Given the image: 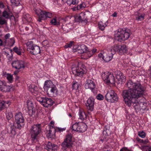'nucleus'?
Masks as SVG:
<instances>
[{
  "label": "nucleus",
  "instance_id": "f03ea898",
  "mask_svg": "<svg viewBox=\"0 0 151 151\" xmlns=\"http://www.w3.org/2000/svg\"><path fill=\"white\" fill-rule=\"evenodd\" d=\"M132 34V32L129 29H120L115 35V39L117 41L121 42L127 39Z\"/></svg>",
  "mask_w": 151,
  "mask_h": 151
},
{
  "label": "nucleus",
  "instance_id": "ea45409f",
  "mask_svg": "<svg viewBox=\"0 0 151 151\" xmlns=\"http://www.w3.org/2000/svg\"><path fill=\"white\" fill-rule=\"evenodd\" d=\"M75 20L76 22H82L81 14L79 15H76L75 17Z\"/></svg>",
  "mask_w": 151,
  "mask_h": 151
},
{
  "label": "nucleus",
  "instance_id": "6e6552de",
  "mask_svg": "<svg viewBox=\"0 0 151 151\" xmlns=\"http://www.w3.org/2000/svg\"><path fill=\"white\" fill-rule=\"evenodd\" d=\"M114 54V52H112L110 49H105L104 50L103 59L106 62H108L111 60Z\"/></svg>",
  "mask_w": 151,
  "mask_h": 151
},
{
  "label": "nucleus",
  "instance_id": "6ab92c4d",
  "mask_svg": "<svg viewBox=\"0 0 151 151\" xmlns=\"http://www.w3.org/2000/svg\"><path fill=\"white\" fill-rule=\"evenodd\" d=\"M30 53L35 55H37L40 52V48L39 47L35 45L34 47L30 51Z\"/></svg>",
  "mask_w": 151,
  "mask_h": 151
},
{
  "label": "nucleus",
  "instance_id": "3c124183",
  "mask_svg": "<svg viewBox=\"0 0 151 151\" xmlns=\"http://www.w3.org/2000/svg\"><path fill=\"white\" fill-rule=\"evenodd\" d=\"M13 117V114L12 113L9 112L6 115V117L8 120H10Z\"/></svg>",
  "mask_w": 151,
  "mask_h": 151
},
{
  "label": "nucleus",
  "instance_id": "680f3d73",
  "mask_svg": "<svg viewBox=\"0 0 151 151\" xmlns=\"http://www.w3.org/2000/svg\"><path fill=\"white\" fill-rule=\"evenodd\" d=\"M120 151H130L129 150L127 149V147H123L121 149Z\"/></svg>",
  "mask_w": 151,
  "mask_h": 151
},
{
  "label": "nucleus",
  "instance_id": "c756f323",
  "mask_svg": "<svg viewBox=\"0 0 151 151\" xmlns=\"http://www.w3.org/2000/svg\"><path fill=\"white\" fill-rule=\"evenodd\" d=\"M107 26L106 23H104L102 21H100L98 24L99 28L102 31L104 30L105 28Z\"/></svg>",
  "mask_w": 151,
  "mask_h": 151
},
{
  "label": "nucleus",
  "instance_id": "e433bc0d",
  "mask_svg": "<svg viewBox=\"0 0 151 151\" xmlns=\"http://www.w3.org/2000/svg\"><path fill=\"white\" fill-rule=\"evenodd\" d=\"M51 24L55 25L58 26L60 24V23L59 22H57L56 18H53L52 19L50 22Z\"/></svg>",
  "mask_w": 151,
  "mask_h": 151
},
{
  "label": "nucleus",
  "instance_id": "0eeeda50",
  "mask_svg": "<svg viewBox=\"0 0 151 151\" xmlns=\"http://www.w3.org/2000/svg\"><path fill=\"white\" fill-rule=\"evenodd\" d=\"M72 135L71 133L68 134L66 136L64 141L62 143V149L65 150L68 148H70L72 145Z\"/></svg>",
  "mask_w": 151,
  "mask_h": 151
},
{
  "label": "nucleus",
  "instance_id": "5701e85b",
  "mask_svg": "<svg viewBox=\"0 0 151 151\" xmlns=\"http://www.w3.org/2000/svg\"><path fill=\"white\" fill-rule=\"evenodd\" d=\"M116 78L119 81V83H122L125 80V77L122 75V74L121 72H119V75L116 76Z\"/></svg>",
  "mask_w": 151,
  "mask_h": 151
},
{
  "label": "nucleus",
  "instance_id": "4c0bfd02",
  "mask_svg": "<svg viewBox=\"0 0 151 151\" xmlns=\"http://www.w3.org/2000/svg\"><path fill=\"white\" fill-rule=\"evenodd\" d=\"M78 124L75 123L73 124L72 126V131L78 132L79 131V128H78Z\"/></svg>",
  "mask_w": 151,
  "mask_h": 151
},
{
  "label": "nucleus",
  "instance_id": "c9c22d12",
  "mask_svg": "<svg viewBox=\"0 0 151 151\" xmlns=\"http://www.w3.org/2000/svg\"><path fill=\"white\" fill-rule=\"evenodd\" d=\"M39 133H31V135L32 140L33 141L37 140Z\"/></svg>",
  "mask_w": 151,
  "mask_h": 151
},
{
  "label": "nucleus",
  "instance_id": "f8f14e48",
  "mask_svg": "<svg viewBox=\"0 0 151 151\" xmlns=\"http://www.w3.org/2000/svg\"><path fill=\"white\" fill-rule=\"evenodd\" d=\"M46 92L50 97L55 96L58 94V90L55 86Z\"/></svg>",
  "mask_w": 151,
  "mask_h": 151
},
{
  "label": "nucleus",
  "instance_id": "0e129e2a",
  "mask_svg": "<svg viewBox=\"0 0 151 151\" xmlns=\"http://www.w3.org/2000/svg\"><path fill=\"white\" fill-rule=\"evenodd\" d=\"M4 98V96L1 94H0V101H3L2 100Z\"/></svg>",
  "mask_w": 151,
  "mask_h": 151
},
{
  "label": "nucleus",
  "instance_id": "603ef678",
  "mask_svg": "<svg viewBox=\"0 0 151 151\" xmlns=\"http://www.w3.org/2000/svg\"><path fill=\"white\" fill-rule=\"evenodd\" d=\"M42 45L45 47H48L50 46L47 40H45L42 42Z\"/></svg>",
  "mask_w": 151,
  "mask_h": 151
},
{
  "label": "nucleus",
  "instance_id": "13d9d810",
  "mask_svg": "<svg viewBox=\"0 0 151 151\" xmlns=\"http://www.w3.org/2000/svg\"><path fill=\"white\" fill-rule=\"evenodd\" d=\"M96 51V49H93L92 50V53H90V52H89L90 53V55H89V57H90L92 55L95 53Z\"/></svg>",
  "mask_w": 151,
  "mask_h": 151
},
{
  "label": "nucleus",
  "instance_id": "7ed1b4c3",
  "mask_svg": "<svg viewBox=\"0 0 151 151\" xmlns=\"http://www.w3.org/2000/svg\"><path fill=\"white\" fill-rule=\"evenodd\" d=\"M35 11L38 16V21L39 22H42V20H45L47 18H50L52 17V14L51 13L42 11L40 8L35 9Z\"/></svg>",
  "mask_w": 151,
  "mask_h": 151
},
{
  "label": "nucleus",
  "instance_id": "72a5a7b5",
  "mask_svg": "<svg viewBox=\"0 0 151 151\" xmlns=\"http://www.w3.org/2000/svg\"><path fill=\"white\" fill-rule=\"evenodd\" d=\"M29 90L32 93H35L38 91V88L35 85H32L30 87Z\"/></svg>",
  "mask_w": 151,
  "mask_h": 151
},
{
  "label": "nucleus",
  "instance_id": "2f4dec72",
  "mask_svg": "<svg viewBox=\"0 0 151 151\" xmlns=\"http://www.w3.org/2000/svg\"><path fill=\"white\" fill-rule=\"evenodd\" d=\"M79 118L82 120H83L86 118L87 116L84 112L82 111H80L79 112Z\"/></svg>",
  "mask_w": 151,
  "mask_h": 151
},
{
  "label": "nucleus",
  "instance_id": "bf43d9fd",
  "mask_svg": "<svg viewBox=\"0 0 151 151\" xmlns=\"http://www.w3.org/2000/svg\"><path fill=\"white\" fill-rule=\"evenodd\" d=\"M10 36V35L9 33H8L6 34L4 36V38L5 40H7V39H8Z\"/></svg>",
  "mask_w": 151,
  "mask_h": 151
},
{
  "label": "nucleus",
  "instance_id": "69168bd1",
  "mask_svg": "<svg viewBox=\"0 0 151 151\" xmlns=\"http://www.w3.org/2000/svg\"><path fill=\"white\" fill-rule=\"evenodd\" d=\"M4 7V5L3 3L0 2V8H3Z\"/></svg>",
  "mask_w": 151,
  "mask_h": 151
},
{
  "label": "nucleus",
  "instance_id": "1a4fd4ad",
  "mask_svg": "<svg viewBox=\"0 0 151 151\" xmlns=\"http://www.w3.org/2000/svg\"><path fill=\"white\" fill-rule=\"evenodd\" d=\"M95 84L94 82L91 80L88 79L86 82L85 87L86 89H89L94 93H96V90L95 89Z\"/></svg>",
  "mask_w": 151,
  "mask_h": 151
},
{
  "label": "nucleus",
  "instance_id": "2eb2a0df",
  "mask_svg": "<svg viewBox=\"0 0 151 151\" xmlns=\"http://www.w3.org/2000/svg\"><path fill=\"white\" fill-rule=\"evenodd\" d=\"M40 124H34L31 127L30 130L32 132H41L42 131Z\"/></svg>",
  "mask_w": 151,
  "mask_h": 151
},
{
  "label": "nucleus",
  "instance_id": "f257e3e1",
  "mask_svg": "<svg viewBox=\"0 0 151 151\" xmlns=\"http://www.w3.org/2000/svg\"><path fill=\"white\" fill-rule=\"evenodd\" d=\"M127 86L129 89L125 90L122 92V97L125 104L128 106H130L132 104L135 106L139 104L137 99L143 96L145 88L139 82H134L131 80L129 81L127 83Z\"/></svg>",
  "mask_w": 151,
  "mask_h": 151
},
{
  "label": "nucleus",
  "instance_id": "864d4df0",
  "mask_svg": "<svg viewBox=\"0 0 151 151\" xmlns=\"http://www.w3.org/2000/svg\"><path fill=\"white\" fill-rule=\"evenodd\" d=\"M96 98L99 100H102L104 99V97L103 95L100 94H99L96 96Z\"/></svg>",
  "mask_w": 151,
  "mask_h": 151
},
{
  "label": "nucleus",
  "instance_id": "8fccbe9b",
  "mask_svg": "<svg viewBox=\"0 0 151 151\" xmlns=\"http://www.w3.org/2000/svg\"><path fill=\"white\" fill-rule=\"evenodd\" d=\"M74 43L73 42H70L69 43H67L64 46L65 48H67L68 47H70Z\"/></svg>",
  "mask_w": 151,
  "mask_h": 151
},
{
  "label": "nucleus",
  "instance_id": "20e7f679",
  "mask_svg": "<svg viewBox=\"0 0 151 151\" xmlns=\"http://www.w3.org/2000/svg\"><path fill=\"white\" fill-rule=\"evenodd\" d=\"M15 121L17 125L16 127L20 129L24 125V119L23 114L21 112L16 113L15 115Z\"/></svg>",
  "mask_w": 151,
  "mask_h": 151
},
{
  "label": "nucleus",
  "instance_id": "9d476101",
  "mask_svg": "<svg viewBox=\"0 0 151 151\" xmlns=\"http://www.w3.org/2000/svg\"><path fill=\"white\" fill-rule=\"evenodd\" d=\"M42 99V101H40V102L44 107H48L52 105L53 101L51 98H43Z\"/></svg>",
  "mask_w": 151,
  "mask_h": 151
},
{
  "label": "nucleus",
  "instance_id": "473e14b6",
  "mask_svg": "<svg viewBox=\"0 0 151 151\" xmlns=\"http://www.w3.org/2000/svg\"><path fill=\"white\" fill-rule=\"evenodd\" d=\"M119 45H115L114 47H112L109 49L112 52H114L115 54L116 52H119Z\"/></svg>",
  "mask_w": 151,
  "mask_h": 151
},
{
  "label": "nucleus",
  "instance_id": "b1692460",
  "mask_svg": "<svg viewBox=\"0 0 151 151\" xmlns=\"http://www.w3.org/2000/svg\"><path fill=\"white\" fill-rule=\"evenodd\" d=\"M4 42L5 43V44H4L5 45L6 44L9 46L12 47L14 44L15 41L14 38H12L9 40L8 41H7V40H5Z\"/></svg>",
  "mask_w": 151,
  "mask_h": 151
},
{
  "label": "nucleus",
  "instance_id": "a18cd8bd",
  "mask_svg": "<svg viewBox=\"0 0 151 151\" xmlns=\"http://www.w3.org/2000/svg\"><path fill=\"white\" fill-rule=\"evenodd\" d=\"M6 21L1 16L0 17V24L3 25L6 24Z\"/></svg>",
  "mask_w": 151,
  "mask_h": 151
},
{
  "label": "nucleus",
  "instance_id": "5fc2aeb1",
  "mask_svg": "<svg viewBox=\"0 0 151 151\" xmlns=\"http://www.w3.org/2000/svg\"><path fill=\"white\" fill-rule=\"evenodd\" d=\"M73 0H67L66 1V3L68 4L69 5H70L71 4H75V3H76V1H75V2H73Z\"/></svg>",
  "mask_w": 151,
  "mask_h": 151
},
{
  "label": "nucleus",
  "instance_id": "a19ab883",
  "mask_svg": "<svg viewBox=\"0 0 151 151\" xmlns=\"http://www.w3.org/2000/svg\"><path fill=\"white\" fill-rule=\"evenodd\" d=\"M11 3L14 5L17 6L20 4V0H10Z\"/></svg>",
  "mask_w": 151,
  "mask_h": 151
},
{
  "label": "nucleus",
  "instance_id": "774afa93",
  "mask_svg": "<svg viewBox=\"0 0 151 151\" xmlns=\"http://www.w3.org/2000/svg\"><path fill=\"white\" fill-rule=\"evenodd\" d=\"M103 53H101L99 55V56L100 58L102 57L103 58Z\"/></svg>",
  "mask_w": 151,
  "mask_h": 151
},
{
  "label": "nucleus",
  "instance_id": "c85d7f7f",
  "mask_svg": "<svg viewBox=\"0 0 151 151\" xmlns=\"http://www.w3.org/2000/svg\"><path fill=\"white\" fill-rule=\"evenodd\" d=\"M135 15L136 16V19L138 21H142L143 20L144 16L138 12H137L135 13Z\"/></svg>",
  "mask_w": 151,
  "mask_h": 151
},
{
  "label": "nucleus",
  "instance_id": "a878e982",
  "mask_svg": "<svg viewBox=\"0 0 151 151\" xmlns=\"http://www.w3.org/2000/svg\"><path fill=\"white\" fill-rule=\"evenodd\" d=\"M23 20L25 23L29 22H31L32 18L28 14H26L23 15Z\"/></svg>",
  "mask_w": 151,
  "mask_h": 151
},
{
  "label": "nucleus",
  "instance_id": "f3484780",
  "mask_svg": "<svg viewBox=\"0 0 151 151\" xmlns=\"http://www.w3.org/2000/svg\"><path fill=\"white\" fill-rule=\"evenodd\" d=\"M55 86L52 81H47L45 82L44 88L45 91H46Z\"/></svg>",
  "mask_w": 151,
  "mask_h": 151
},
{
  "label": "nucleus",
  "instance_id": "338daca9",
  "mask_svg": "<svg viewBox=\"0 0 151 151\" xmlns=\"http://www.w3.org/2000/svg\"><path fill=\"white\" fill-rule=\"evenodd\" d=\"M73 2H75V1H76V3H75V5L77 4L79 2L78 0H73V1H72Z\"/></svg>",
  "mask_w": 151,
  "mask_h": 151
},
{
  "label": "nucleus",
  "instance_id": "c03bdc74",
  "mask_svg": "<svg viewBox=\"0 0 151 151\" xmlns=\"http://www.w3.org/2000/svg\"><path fill=\"white\" fill-rule=\"evenodd\" d=\"M79 84L77 82L73 83L72 86V88L73 89L77 90L78 89Z\"/></svg>",
  "mask_w": 151,
  "mask_h": 151
},
{
  "label": "nucleus",
  "instance_id": "f704fd0d",
  "mask_svg": "<svg viewBox=\"0 0 151 151\" xmlns=\"http://www.w3.org/2000/svg\"><path fill=\"white\" fill-rule=\"evenodd\" d=\"M27 104L28 110H31V109L34 108V104L30 100H28L27 102Z\"/></svg>",
  "mask_w": 151,
  "mask_h": 151
},
{
  "label": "nucleus",
  "instance_id": "79ce46f5",
  "mask_svg": "<svg viewBox=\"0 0 151 151\" xmlns=\"http://www.w3.org/2000/svg\"><path fill=\"white\" fill-rule=\"evenodd\" d=\"M86 7V5L83 2L80 5H78L76 7V9L78 10L81 9H82Z\"/></svg>",
  "mask_w": 151,
  "mask_h": 151
},
{
  "label": "nucleus",
  "instance_id": "09e8293b",
  "mask_svg": "<svg viewBox=\"0 0 151 151\" xmlns=\"http://www.w3.org/2000/svg\"><path fill=\"white\" fill-rule=\"evenodd\" d=\"M5 55L8 58L9 60H10L12 57V54L11 53L9 54L8 52H6L5 53Z\"/></svg>",
  "mask_w": 151,
  "mask_h": 151
},
{
  "label": "nucleus",
  "instance_id": "052dcab7",
  "mask_svg": "<svg viewBox=\"0 0 151 151\" xmlns=\"http://www.w3.org/2000/svg\"><path fill=\"white\" fill-rule=\"evenodd\" d=\"M31 110H32V114H31V116H32L33 115H34L35 113V108H33Z\"/></svg>",
  "mask_w": 151,
  "mask_h": 151
},
{
  "label": "nucleus",
  "instance_id": "dca6fc26",
  "mask_svg": "<svg viewBox=\"0 0 151 151\" xmlns=\"http://www.w3.org/2000/svg\"><path fill=\"white\" fill-rule=\"evenodd\" d=\"M76 48V47L75 49ZM88 49V48L86 45H82L78 46L76 49H75L76 51L74 52L78 51H80L78 52V53H80L81 54L83 53L86 52Z\"/></svg>",
  "mask_w": 151,
  "mask_h": 151
},
{
  "label": "nucleus",
  "instance_id": "7c9ffc66",
  "mask_svg": "<svg viewBox=\"0 0 151 151\" xmlns=\"http://www.w3.org/2000/svg\"><path fill=\"white\" fill-rule=\"evenodd\" d=\"M26 45L27 47V49L28 51L31 50L34 47L35 45H34L33 42L32 41H30L27 42Z\"/></svg>",
  "mask_w": 151,
  "mask_h": 151
},
{
  "label": "nucleus",
  "instance_id": "6e6d98bb",
  "mask_svg": "<svg viewBox=\"0 0 151 151\" xmlns=\"http://www.w3.org/2000/svg\"><path fill=\"white\" fill-rule=\"evenodd\" d=\"M138 135L139 136L142 138H144L145 137L146 135V133H138Z\"/></svg>",
  "mask_w": 151,
  "mask_h": 151
},
{
  "label": "nucleus",
  "instance_id": "412c9836",
  "mask_svg": "<svg viewBox=\"0 0 151 151\" xmlns=\"http://www.w3.org/2000/svg\"><path fill=\"white\" fill-rule=\"evenodd\" d=\"M65 129V128H60L59 127H53L52 126L50 127L49 130V132H52V131L55 132H63Z\"/></svg>",
  "mask_w": 151,
  "mask_h": 151
},
{
  "label": "nucleus",
  "instance_id": "cd10ccee",
  "mask_svg": "<svg viewBox=\"0 0 151 151\" xmlns=\"http://www.w3.org/2000/svg\"><path fill=\"white\" fill-rule=\"evenodd\" d=\"M119 52L120 53H126L127 51V49L125 45H119Z\"/></svg>",
  "mask_w": 151,
  "mask_h": 151
},
{
  "label": "nucleus",
  "instance_id": "bb28decb",
  "mask_svg": "<svg viewBox=\"0 0 151 151\" xmlns=\"http://www.w3.org/2000/svg\"><path fill=\"white\" fill-rule=\"evenodd\" d=\"M13 51L19 55H21L22 52H23L22 48L20 47H15L13 48Z\"/></svg>",
  "mask_w": 151,
  "mask_h": 151
},
{
  "label": "nucleus",
  "instance_id": "a211bd4d",
  "mask_svg": "<svg viewBox=\"0 0 151 151\" xmlns=\"http://www.w3.org/2000/svg\"><path fill=\"white\" fill-rule=\"evenodd\" d=\"M85 71L82 68H78L76 69H73L72 72L76 76H82L84 73Z\"/></svg>",
  "mask_w": 151,
  "mask_h": 151
},
{
  "label": "nucleus",
  "instance_id": "4468645a",
  "mask_svg": "<svg viewBox=\"0 0 151 151\" xmlns=\"http://www.w3.org/2000/svg\"><path fill=\"white\" fill-rule=\"evenodd\" d=\"M57 148L58 146L57 145L52 144L50 142H48L46 146L45 147V148L48 151H55Z\"/></svg>",
  "mask_w": 151,
  "mask_h": 151
},
{
  "label": "nucleus",
  "instance_id": "37998d69",
  "mask_svg": "<svg viewBox=\"0 0 151 151\" xmlns=\"http://www.w3.org/2000/svg\"><path fill=\"white\" fill-rule=\"evenodd\" d=\"M81 18L82 22L83 21L85 22L87 21V17L86 16V14L84 13H81Z\"/></svg>",
  "mask_w": 151,
  "mask_h": 151
},
{
  "label": "nucleus",
  "instance_id": "ddd939ff",
  "mask_svg": "<svg viewBox=\"0 0 151 151\" xmlns=\"http://www.w3.org/2000/svg\"><path fill=\"white\" fill-rule=\"evenodd\" d=\"M94 100L93 97L91 96L88 99L86 104L88 109L91 111H92L93 109Z\"/></svg>",
  "mask_w": 151,
  "mask_h": 151
},
{
  "label": "nucleus",
  "instance_id": "58836bf2",
  "mask_svg": "<svg viewBox=\"0 0 151 151\" xmlns=\"http://www.w3.org/2000/svg\"><path fill=\"white\" fill-rule=\"evenodd\" d=\"M47 136L48 138L54 139L55 137V133H48Z\"/></svg>",
  "mask_w": 151,
  "mask_h": 151
},
{
  "label": "nucleus",
  "instance_id": "4be33fe9",
  "mask_svg": "<svg viewBox=\"0 0 151 151\" xmlns=\"http://www.w3.org/2000/svg\"><path fill=\"white\" fill-rule=\"evenodd\" d=\"M0 91L3 92H6L8 91L7 89V86L5 83L0 80Z\"/></svg>",
  "mask_w": 151,
  "mask_h": 151
},
{
  "label": "nucleus",
  "instance_id": "e2e57ef3",
  "mask_svg": "<svg viewBox=\"0 0 151 151\" xmlns=\"http://www.w3.org/2000/svg\"><path fill=\"white\" fill-rule=\"evenodd\" d=\"M4 46L5 45L4 42H3L2 40L0 39V46Z\"/></svg>",
  "mask_w": 151,
  "mask_h": 151
},
{
  "label": "nucleus",
  "instance_id": "39448f33",
  "mask_svg": "<svg viewBox=\"0 0 151 151\" xmlns=\"http://www.w3.org/2000/svg\"><path fill=\"white\" fill-rule=\"evenodd\" d=\"M101 77L104 81L107 83L114 84L115 82L114 77L111 72H107L102 74Z\"/></svg>",
  "mask_w": 151,
  "mask_h": 151
},
{
  "label": "nucleus",
  "instance_id": "393cba45",
  "mask_svg": "<svg viewBox=\"0 0 151 151\" xmlns=\"http://www.w3.org/2000/svg\"><path fill=\"white\" fill-rule=\"evenodd\" d=\"M9 101H2L0 102V110H2L4 109L7 106V105H8Z\"/></svg>",
  "mask_w": 151,
  "mask_h": 151
},
{
  "label": "nucleus",
  "instance_id": "49530a36",
  "mask_svg": "<svg viewBox=\"0 0 151 151\" xmlns=\"http://www.w3.org/2000/svg\"><path fill=\"white\" fill-rule=\"evenodd\" d=\"M136 139L137 140L141 143H142L144 144H146L148 142V139H146L145 140H143V139H140L138 137H137L136 138Z\"/></svg>",
  "mask_w": 151,
  "mask_h": 151
},
{
  "label": "nucleus",
  "instance_id": "9b49d317",
  "mask_svg": "<svg viewBox=\"0 0 151 151\" xmlns=\"http://www.w3.org/2000/svg\"><path fill=\"white\" fill-rule=\"evenodd\" d=\"M12 64L13 67L16 69L19 70L24 67V62L22 60H15L12 63Z\"/></svg>",
  "mask_w": 151,
  "mask_h": 151
},
{
  "label": "nucleus",
  "instance_id": "423d86ee",
  "mask_svg": "<svg viewBox=\"0 0 151 151\" xmlns=\"http://www.w3.org/2000/svg\"><path fill=\"white\" fill-rule=\"evenodd\" d=\"M106 100L111 103H114L118 100V97L114 91L110 90H109L105 95Z\"/></svg>",
  "mask_w": 151,
  "mask_h": 151
},
{
  "label": "nucleus",
  "instance_id": "aec40b11",
  "mask_svg": "<svg viewBox=\"0 0 151 151\" xmlns=\"http://www.w3.org/2000/svg\"><path fill=\"white\" fill-rule=\"evenodd\" d=\"M1 16L4 18L5 19H8L14 17V16L13 14H11L9 12H8L6 10H4L3 12L2 15Z\"/></svg>",
  "mask_w": 151,
  "mask_h": 151
},
{
  "label": "nucleus",
  "instance_id": "4d7b16f0",
  "mask_svg": "<svg viewBox=\"0 0 151 151\" xmlns=\"http://www.w3.org/2000/svg\"><path fill=\"white\" fill-rule=\"evenodd\" d=\"M143 148L145 149L146 151H151V147H149L148 146H143Z\"/></svg>",
  "mask_w": 151,
  "mask_h": 151
},
{
  "label": "nucleus",
  "instance_id": "de8ad7c7",
  "mask_svg": "<svg viewBox=\"0 0 151 151\" xmlns=\"http://www.w3.org/2000/svg\"><path fill=\"white\" fill-rule=\"evenodd\" d=\"M6 78L7 79L10 83H12V82L13 81L12 75L9 74H8L7 75Z\"/></svg>",
  "mask_w": 151,
  "mask_h": 151
}]
</instances>
